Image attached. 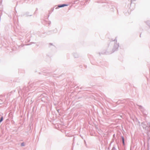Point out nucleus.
<instances>
[{
	"instance_id": "nucleus-3",
	"label": "nucleus",
	"mask_w": 150,
	"mask_h": 150,
	"mask_svg": "<svg viewBox=\"0 0 150 150\" xmlns=\"http://www.w3.org/2000/svg\"><path fill=\"white\" fill-rule=\"evenodd\" d=\"M3 117H1L0 120V122H1L3 120Z\"/></svg>"
},
{
	"instance_id": "nucleus-4",
	"label": "nucleus",
	"mask_w": 150,
	"mask_h": 150,
	"mask_svg": "<svg viewBox=\"0 0 150 150\" xmlns=\"http://www.w3.org/2000/svg\"><path fill=\"white\" fill-rule=\"evenodd\" d=\"M21 146H24V143H22L21 144Z\"/></svg>"
},
{
	"instance_id": "nucleus-1",
	"label": "nucleus",
	"mask_w": 150,
	"mask_h": 150,
	"mask_svg": "<svg viewBox=\"0 0 150 150\" xmlns=\"http://www.w3.org/2000/svg\"><path fill=\"white\" fill-rule=\"evenodd\" d=\"M67 5H66V4H63V5H59L58 6V7L59 8H61V7H63L64 6H67Z\"/></svg>"
},
{
	"instance_id": "nucleus-2",
	"label": "nucleus",
	"mask_w": 150,
	"mask_h": 150,
	"mask_svg": "<svg viewBox=\"0 0 150 150\" xmlns=\"http://www.w3.org/2000/svg\"><path fill=\"white\" fill-rule=\"evenodd\" d=\"M121 138H122V143H123V145H125L124 138L123 137H122V136L121 137Z\"/></svg>"
}]
</instances>
